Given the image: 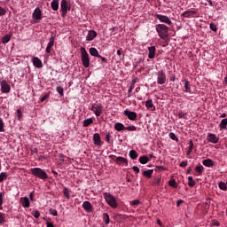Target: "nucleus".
I'll list each match as a JSON object with an SVG mask.
<instances>
[{
    "mask_svg": "<svg viewBox=\"0 0 227 227\" xmlns=\"http://www.w3.org/2000/svg\"><path fill=\"white\" fill-rule=\"evenodd\" d=\"M93 143L96 146H102V138H100V134L95 133L93 135Z\"/></svg>",
    "mask_w": 227,
    "mask_h": 227,
    "instance_id": "nucleus-15",
    "label": "nucleus"
},
{
    "mask_svg": "<svg viewBox=\"0 0 227 227\" xmlns=\"http://www.w3.org/2000/svg\"><path fill=\"white\" fill-rule=\"evenodd\" d=\"M60 13L62 17H67V13L68 12V3L67 0H62L60 4Z\"/></svg>",
    "mask_w": 227,
    "mask_h": 227,
    "instance_id": "nucleus-9",
    "label": "nucleus"
},
{
    "mask_svg": "<svg viewBox=\"0 0 227 227\" xmlns=\"http://www.w3.org/2000/svg\"><path fill=\"white\" fill-rule=\"evenodd\" d=\"M90 111H92L95 116L98 118V116H100L102 114V112L104 111V106H102V104H93L90 107Z\"/></svg>",
    "mask_w": 227,
    "mask_h": 227,
    "instance_id": "nucleus-6",
    "label": "nucleus"
},
{
    "mask_svg": "<svg viewBox=\"0 0 227 227\" xmlns=\"http://www.w3.org/2000/svg\"><path fill=\"white\" fill-rule=\"evenodd\" d=\"M114 162L118 164V166H129V160L121 156L115 157Z\"/></svg>",
    "mask_w": 227,
    "mask_h": 227,
    "instance_id": "nucleus-12",
    "label": "nucleus"
},
{
    "mask_svg": "<svg viewBox=\"0 0 227 227\" xmlns=\"http://www.w3.org/2000/svg\"><path fill=\"white\" fill-rule=\"evenodd\" d=\"M32 215L35 218V219H38V217H40V211L38 210H34L32 212Z\"/></svg>",
    "mask_w": 227,
    "mask_h": 227,
    "instance_id": "nucleus-50",
    "label": "nucleus"
},
{
    "mask_svg": "<svg viewBox=\"0 0 227 227\" xmlns=\"http://www.w3.org/2000/svg\"><path fill=\"white\" fill-rule=\"evenodd\" d=\"M140 203H141V200H133V201L130 202V206H131V207H137Z\"/></svg>",
    "mask_w": 227,
    "mask_h": 227,
    "instance_id": "nucleus-47",
    "label": "nucleus"
},
{
    "mask_svg": "<svg viewBox=\"0 0 227 227\" xmlns=\"http://www.w3.org/2000/svg\"><path fill=\"white\" fill-rule=\"evenodd\" d=\"M91 124H93V118L85 119L83 121V127H90Z\"/></svg>",
    "mask_w": 227,
    "mask_h": 227,
    "instance_id": "nucleus-34",
    "label": "nucleus"
},
{
    "mask_svg": "<svg viewBox=\"0 0 227 227\" xmlns=\"http://www.w3.org/2000/svg\"><path fill=\"white\" fill-rule=\"evenodd\" d=\"M63 162H65V155L60 153V154H59L58 163L61 166V165H63Z\"/></svg>",
    "mask_w": 227,
    "mask_h": 227,
    "instance_id": "nucleus-43",
    "label": "nucleus"
},
{
    "mask_svg": "<svg viewBox=\"0 0 227 227\" xmlns=\"http://www.w3.org/2000/svg\"><path fill=\"white\" fill-rule=\"evenodd\" d=\"M155 185H160V177H158L155 182H154Z\"/></svg>",
    "mask_w": 227,
    "mask_h": 227,
    "instance_id": "nucleus-63",
    "label": "nucleus"
},
{
    "mask_svg": "<svg viewBox=\"0 0 227 227\" xmlns=\"http://www.w3.org/2000/svg\"><path fill=\"white\" fill-rule=\"evenodd\" d=\"M32 63L35 68H43V64L42 63V60L40 59H38V57H33Z\"/></svg>",
    "mask_w": 227,
    "mask_h": 227,
    "instance_id": "nucleus-14",
    "label": "nucleus"
},
{
    "mask_svg": "<svg viewBox=\"0 0 227 227\" xmlns=\"http://www.w3.org/2000/svg\"><path fill=\"white\" fill-rule=\"evenodd\" d=\"M129 157L133 160H136V159H137V157H139V154L137 153V152H136V150H131V151H129Z\"/></svg>",
    "mask_w": 227,
    "mask_h": 227,
    "instance_id": "nucleus-33",
    "label": "nucleus"
},
{
    "mask_svg": "<svg viewBox=\"0 0 227 227\" xmlns=\"http://www.w3.org/2000/svg\"><path fill=\"white\" fill-rule=\"evenodd\" d=\"M63 194H64L65 198H67V200H70V190H68V188L64 187Z\"/></svg>",
    "mask_w": 227,
    "mask_h": 227,
    "instance_id": "nucleus-36",
    "label": "nucleus"
},
{
    "mask_svg": "<svg viewBox=\"0 0 227 227\" xmlns=\"http://www.w3.org/2000/svg\"><path fill=\"white\" fill-rule=\"evenodd\" d=\"M226 126H227V119H223L219 124V128L221 129H226Z\"/></svg>",
    "mask_w": 227,
    "mask_h": 227,
    "instance_id": "nucleus-38",
    "label": "nucleus"
},
{
    "mask_svg": "<svg viewBox=\"0 0 227 227\" xmlns=\"http://www.w3.org/2000/svg\"><path fill=\"white\" fill-rule=\"evenodd\" d=\"M178 118H184L185 117V114L183 112H179L177 114Z\"/></svg>",
    "mask_w": 227,
    "mask_h": 227,
    "instance_id": "nucleus-61",
    "label": "nucleus"
},
{
    "mask_svg": "<svg viewBox=\"0 0 227 227\" xmlns=\"http://www.w3.org/2000/svg\"><path fill=\"white\" fill-rule=\"evenodd\" d=\"M82 208L85 210V212H89V213L93 212V205H91V202L88 200L82 203Z\"/></svg>",
    "mask_w": 227,
    "mask_h": 227,
    "instance_id": "nucleus-16",
    "label": "nucleus"
},
{
    "mask_svg": "<svg viewBox=\"0 0 227 227\" xmlns=\"http://www.w3.org/2000/svg\"><path fill=\"white\" fill-rule=\"evenodd\" d=\"M103 221H104L105 224H109V221H110L109 214H107V213L103 214Z\"/></svg>",
    "mask_w": 227,
    "mask_h": 227,
    "instance_id": "nucleus-41",
    "label": "nucleus"
},
{
    "mask_svg": "<svg viewBox=\"0 0 227 227\" xmlns=\"http://www.w3.org/2000/svg\"><path fill=\"white\" fill-rule=\"evenodd\" d=\"M207 140L209 143H213L214 145H217V143H219V138L217 137V136L214 133H209L207 135Z\"/></svg>",
    "mask_w": 227,
    "mask_h": 227,
    "instance_id": "nucleus-13",
    "label": "nucleus"
},
{
    "mask_svg": "<svg viewBox=\"0 0 227 227\" xmlns=\"http://www.w3.org/2000/svg\"><path fill=\"white\" fill-rule=\"evenodd\" d=\"M12 40V34H7L2 37V43H8Z\"/></svg>",
    "mask_w": 227,
    "mask_h": 227,
    "instance_id": "nucleus-32",
    "label": "nucleus"
},
{
    "mask_svg": "<svg viewBox=\"0 0 227 227\" xmlns=\"http://www.w3.org/2000/svg\"><path fill=\"white\" fill-rule=\"evenodd\" d=\"M196 185V181L192 178V176H188V186L194 187Z\"/></svg>",
    "mask_w": 227,
    "mask_h": 227,
    "instance_id": "nucleus-35",
    "label": "nucleus"
},
{
    "mask_svg": "<svg viewBox=\"0 0 227 227\" xmlns=\"http://www.w3.org/2000/svg\"><path fill=\"white\" fill-rule=\"evenodd\" d=\"M17 116H18L19 121H22V116H23L22 110H20V109L17 110Z\"/></svg>",
    "mask_w": 227,
    "mask_h": 227,
    "instance_id": "nucleus-45",
    "label": "nucleus"
},
{
    "mask_svg": "<svg viewBox=\"0 0 227 227\" xmlns=\"http://www.w3.org/2000/svg\"><path fill=\"white\" fill-rule=\"evenodd\" d=\"M47 227H54V223L48 222L47 223Z\"/></svg>",
    "mask_w": 227,
    "mask_h": 227,
    "instance_id": "nucleus-64",
    "label": "nucleus"
},
{
    "mask_svg": "<svg viewBox=\"0 0 227 227\" xmlns=\"http://www.w3.org/2000/svg\"><path fill=\"white\" fill-rule=\"evenodd\" d=\"M210 29L211 31H214L215 33L217 32V25H215V23H210Z\"/></svg>",
    "mask_w": 227,
    "mask_h": 227,
    "instance_id": "nucleus-51",
    "label": "nucleus"
},
{
    "mask_svg": "<svg viewBox=\"0 0 227 227\" xmlns=\"http://www.w3.org/2000/svg\"><path fill=\"white\" fill-rule=\"evenodd\" d=\"M6 178H8V173H6V172L0 173V184L4 182V180H6Z\"/></svg>",
    "mask_w": 227,
    "mask_h": 227,
    "instance_id": "nucleus-37",
    "label": "nucleus"
},
{
    "mask_svg": "<svg viewBox=\"0 0 227 227\" xmlns=\"http://www.w3.org/2000/svg\"><path fill=\"white\" fill-rule=\"evenodd\" d=\"M218 187H219V189H221V191H227L226 183H224V182H220L218 184Z\"/></svg>",
    "mask_w": 227,
    "mask_h": 227,
    "instance_id": "nucleus-42",
    "label": "nucleus"
},
{
    "mask_svg": "<svg viewBox=\"0 0 227 227\" xmlns=\"http://www.w3.org/2000/svg\"><path fill=\"white\" fill-rule=\"evenodd\" d=\"M184 91L185 93H191L192 90H191V84L189 82V80L185 79L184 80Z\"/></svg>",
    "mask_w": 227,
    "mask_h": 227,
    "instance_id": "nucleus-30",
    "label": "nucleus"
},
{
    "mask_svg": "<svg viewBox=\"0 0 227 227\" xmlns=\"http://www.w3.org/2000/svg\"><path fill=\"white\" fill-rule=\"evenodd\" d=\"M211 226H221V223H219L217 220L214 219L211 220Z\"/></svg>",
    "mask_w": 227,
    "mask_h": 227,
    "instance_id": "nucleus-49",
    "label": "nucleus"
},
{
    "mask_svg": "<svg viewBox=\"0 0 227 227\" xmlns=\"http://www.w3.org/2000/svg\"><path fill=\"white\" fill-rule=\"evenodd\" d=\"M51 6L54 12H58V10L59 9V0H52Z\"/></svg>",
    "mask_w": 227,
    "mask_h": 227,
    "instance_id": "nucleus-27",
    "label": "nucleus"
},
{
    "mask_svg": "<svg viewBox=\"0 0 227 227\" xmlns=\"http://www.w3.org/2000/svg\"><path fill=\"white\" fill-rule=\"evenodd\" d=\"M0 132H4V121L0 118Z\"/></svg>",
    "mask_w": 227,
    "mask_h": 227,
    "instance_id": "nucleus-52",
    "label": "nucleus"
},
{
    "mask_svg": "<svg viewBox=\"0 0 227 227\" xmlns=\"http://www.w3.org/2000/svg\"><path fill=\"white\" fill-rule=\"evenodd\" d=\"M0 84L2 93H10V91H12V87L9 85L6 80H3L2 82H0Z\"/></svg>",
    "mask_w": 227,
    "mask_h": 227,
    "instance_id": "nucleus-10",
    "label": "nucleus"
},
{
    "mask_svg": "<svg viewBox=\"0 0 227 227\" xmlns=\"http://www.w3.org/2000/svg\"><path fill=\"white\" fill-rule=\"evenodd\" d=\"M48 98H49V94H45V95H43V96L40 98V101H41V102H45V100H47Z\"/></svg>",
    "mask_w": 227,
    "mask_h": 227,
    "instance_id": "nucleus-59",
    "label": "nucleus"
},
{
    "mask_svg": "<svg viewBox=\"0 0 227 227\" xmlns=\"http://www.w3.org/2000/svg\"><path fill=\"white\" fill-rule=\"evenodd\" d=\"M49 212H50L51 215H53V216L58 215V210H56V209H54V208H51V209L49 210Z\"/></svg>",
    "mask_w": 227,
    "mask_h": 227,
    "instance_id": "nucleus-53",
    "label": "nucleus"
},
{
    "mask_svg": "<svg viewBox=\"0 0 227 227\" xmlns=\"http://www.w3.org/2000/svg\"><path fill=\"white\" fill-rule=\"evenodd\" d=\"M52 47H54V36H51L50 38V42L47 44V47H46L47 54H51V51Z\"/></svg>",
    "mask_w": 227,
    "mask_h": 227,
    "instance_id": "nucleus-22",
    "label": "nucleus"
},
{
    "mask_svg": "<svg viewBox=\"0 0 227 227\" xmlns=\"http://www.w3.org/2000/svg\"><path fill=\"white\" fill-rule=\"evenodd\" d=\"M89 52L90 56H93L94 58H100V54H98V50H97V48H90Z\"/></svg>",
    "mask_w": 227,
    "mask_h": 227,
    "instance_id": "nucleus-26",
    "label": "nucleus"
},
{
    "mask_svg": "<svg viewBox=\"0 0 227 227\" xmlns=\"http://www.w3.org/2000/svg\"><path fill=\"white\" fill-rule=\"evenodd\" d=\"M156 32L161 40H166L169 36V27L165 24L156 25Z\"/></svg>",
    "mask_w": 227,
    "mask_h": 227,
    "instance_id": "nucleus-1",
    "label": "nucleus"
},
{
    "mask_svg": "<svg viewBox=\"0 0 227 227\" xmlns=\"http://www.w3.org/2000/svg\"><path fill=\"white\" fill-rule=\"evenodd\" d=\"M169 187H173L174 189H176L178 187V184H176V181L175 179H171L168 181Z\"/></svg>",
    "mask_w": 227,
    "mask_h": 227,
    "instance_id": "nucleus-39",
    "label": "nucleus"
},
{
    "mask_svg": "<svg viewBox=\"0 0 227 227\" xmlns=\"http://www.w3.org/2000/svg\"><path fill=\"white\" fill-rule=\"evenodd\" d=\"M114 129L115 130H117V132H121V130H129V132H136V130H137V128L136 126L125 127L121 122H116L114 124Z\"/></svg>",
    "mask_w": 227,
    "mask_h": 227,
    "instance_id": "nucleus-5",
    "label": "nucleus"
},
{
    "mask_svg": "<svg viewBox=\"0 0 227 227\" xmlns=\"http://www.w3.org/2000/svg\"><path fill=\"white\" fill-rule=\"evenodd\" d=\"M80 51H81L82 63L84 68H90V54H88V51L84 47H81Z\"/></svg>",
    "mask_w": 227,
    "mask_h": 227,
    "instance_id": "nucleus-4",
    "label": "nucleus"
},
{
    "mask_svg": "<svg viewBox=\"0 0 227 227\" xmlns=\"http://www.w3.org/2000/svg\"><path fill=\"white\" fill-rule=\"evenodd\" d=\"M32 17L34 19V20H40L42 19V10H40V8H35Z\"/></svg>",
    "mask_w": 227,
    "mask_h": 227,
    "instance_id": "nucleus-18",
    "label": "nucleus"
},
{
    "mask_svg": "<svg viewBox=\"0 0 227 227\" xmlns=\"http://www.w3.org/2000/svg\"><path fill=\"white\" fill-rule=\"evenodd\" d=\"M105 139H106V143H108V145H110V143H111V133H107L105 137Z\"/></svg>",
    "mask_w": 227,
    "mask_h": 227,
    "instance_id": "nucleus-54",
    "label": "nucleus"
},
{
    "mask_svg": "<svg viewBox=\"0 0 227 227\" xmlns=\"http://www.w3.org/2000/svg\"><path fill=\"white\" fill-rule=\"evenodd\" d=\"M30 171L34 176L39 178L40 180H47V178H49L47 173L40 168H31Z\"/></svg>",
    "mask_w": 227,
    "mask_h": 227,
    "instance_id": "nucleus-3",
    "label": "nucleus"
},
{
    "mask_svg": "<svg viewBox=\"0 0 227 227\" xmlns=\"http://www.w3.org/2000/svg\"><path fill=\"white\" fill-rule=\"evenodd\" d=\"M124 116H127L131 121H136L137 120V114L136 112H130L129 110H125L123 112Z\"/></svg>",
    "mask_w": 227,
    "mask_h": 227,
    "instance_id": "nucleus-11",
    "label": "nucleus"
},
{
    "mask_svg": "<svg viewBox=\"0 0 227 227\" xmlns=\"http://www.w3.org/2000/svg\"><path fill=\"white\" fill-rule=\"evenodd\" d=\"M132 169L136 173V175L139 174V167L134 166L132 167Z\"/></svg>",
    "mask_w": 227,
    "mask_h": 227,
    "instance_id": "nucleus-60",
    "label": "nucleus"
},
{
    "mask_svg": "<svg viewBox=\"0 0 227 227\" xmlns=\"http://www.w3.org/2000/svg\"><path fill=\"white\" fill-rule=\"evenodd\" d=\"M95 38H97V31L89 30L88 35L86 36V41L91 42V40H95Z\"/></svg>",
    "mask_w": 227,
    "mask_h": 227,
    "instance_id": "nucleus-19",
    "label": "nucleus"
},
{
    "mask_svg": "<svg viewBox=\"0 0 227 227\" xmlns=\"http://www.w3.org/2000/svg\"><path fill=\"white\" fill-rule=\"evenodd\" d=\"M6 223V214L0 212V224Z\"/></svg>",
    "mask_w": 227,
    "mask_h": 227,
    "instance_id": "nucleus-40",
    "label": "nucleus"
},
{
    "mask_svg": "<svg viewBox=\"0 0 227 227\" xmlns=\"http://www.w3.org/2000/svg\"><path fill=\"white\" fill-rule=\"evenodd\" d=\"M198 13V11L196 10H188L183 12L182 16L185 19H191V17H194Z\"/></svg>",
    "mask_w": 227,
    "mask_h": 227,
    "instance_id": "nucleus-17",
    "label": "nucleus"
},
{
    "mask_svg": "<svg viewBox=\"0 0 227 227\" xmlns=\"http://www.w3.org/2000/svg\"><path fill=\"white\" fill-rule=\"evenodd\" d=\"M156 169L158 171H168V168H165L164 166H156Z\"/></svg>",
    "mask_w": 227,
    "mask_h": 227,
    "instance_id": "nucleus-55",
    "label": "nucleus"
},
{
    "mask_svg": "<svg viewBox=\"0 0 227 227\" xmlns=\"http://www.w3.org/2000/svg\"><path fill=\"white\" fill-rule=\"evenodd\" d=\"M3 198H4V192H0V210H3Z\"/></svg>",
    "mask_w": 227,
    "mask_h": 227,
    "instance_id": "nucleus-46",
    "label": "nucleus"
},
{
    "mask_svg": "<svg viewBox=\"0 0 227 227\" xmlns=\"http://www.w3.org/2000/svg\"><path fill=\"white\" fill-rule=\"evenodd\" d=\"M103 196L109 207H111L112 208H118V201H116V198L113 194L109 192H104Z\"/></svg>",
    "mask_w": 227,
    "mask_h": 227,
    "instance_id": "nucleus-2",
    "label": "nucleus"
},
{
    "mask_svg": "<svg viewBox=\"0 0 227 227\" xmlns=\"http://www.w3.org/2000/svg\"><path fill=\"white\" fill-rule=\"evenodd\" d=\"M140 164H148V162H150V158H148V156L145 155V156H140L138 159Z\"/></svg>",
    "mask_w": 227,
    "mask_h": 227,
    "instance_id": "nucleus-29",
    "label": "nucleus"
},
{
    "mask_svg": "<svg viewBox=\"0 0 227 227\" xmlns=\"http://www.w3.org/2000/svg\"><path fill=\"white\" fill-rule=\"evenodd\" d=\"M166 72L164 70H160L157 73V84L162 85L166 84Z\"/></svg>",
    "mask_w": 227,
    "mask_h": 227,
    "instance_id": "nucleus-7",
    "label": "nucleus"
},
{
    "mask_svg": "<svg viewBox=\"0 0 227 227\" xmlns=\"http://www.w3.org/2000/svg\"><path fill=\"white\" fill-rule=\"evenodd\" d=\"M146 109H150L151 111H155V106H153V100L148 99L145 101Z\"/></svg>",
    "mask_w": 227,
    "mask_h": 227,
    "instance_id": "nucleus-25",
    "label": "nucleus"
},
{
    "mask_svg": "<svg viewBox=\"0 0 227 227\" xmlns=\"http://www.w3.org/2000/svg\"><path fill=\"white\" fill-rule=\"evenodd\" d=\"M168 136L170 139H172V141H176V143H178V138L176 137V135H175V133H169Z\"/></svg>",
    "mask_w": 227,
    "mask_h": 227,
    "instance_id": "nucleus-48",
    "label": "nucleus"
},
{
    "mask_svg": "<svg viewBox=\"0 0 227 227\" xmlns=\"http://www.w3.org/2000/svg\"><path fill=\"white\" fill-rule=\"evenodd\" d=\"M152 175H153V169L143 171V176L145 178H152Z\"/></svg>",
    "mask_w": 227,
    "mask_h": 227,
    "instance_id": "nucleus-31",
    "label": "nucleus"
},
{
    "mask_svg": "<svg viewBox=\"0 0 227 227\" xmlns=\"http://www.w3.org/2000/svg\"><path fill=\"white\" fill-rule=\"evenodd\" d=\"M188 166V162L185 161V160H183L180 164H179V167L180 168H187Z\"/></svg>",
    "mask_w": 227,
    "mask_h": 227,
    "instance_id": "nucleus-56",
    "label": "nucleus"
},
{
    "mask_svg": "<svg viewBox=\"0 0 227 227\" xmlns=\"http://www.w3.org/2000/svg\"><path fill=\"white\" fill-rule=\"evenodd\" d=\"M205 169V168L202 165H199L195 167V176H201L203 175V170Z\"/></svg>",
    "mask_w": 227,
    "mask_h": 227,
    "instance_id": "nucleus-23",
    "label": "nucleus"
},
{
    "mask_svg": "<svg viewBox=\"0 0 227 227\" xmlns=\"http://www.w3.org/2000/svg\"><path fill=\"white\" fill-rule=\"evenodd\" d=\"M202 164L206 166V168H212V166H214V160L207 159L202 161Z\"/></svg>",
    "mask_w": 227,
    "mask_h": 227,
    "instance_id": "nucleus-28",
    "label": "nucleus"
},
{
    "mask_svg": "<svg viewBox=\"0 0 227 227\" xmlns=\"http://www.w3.org/2000/svg\"><path fill=\"white\" fill-rule=\"evenodd\" d=\"M57 91L60 95V97H63V95H65V93H64L65 89H63V87H61V86L57 87Z\"/></svg>",
    "mask_w": 227,
    "mask_h": 227,
    "instance_id": "nucleus-44",
    "label": "nucleus"
},
{
    "mask_svg": "<svg viewBox=\"0 0 227 227\" xmlns=\"http://www.w3.org/2000/svg\"><path fill=\"white\" fill-rule=\"evenodd\" d=\"M154 17L158 19L160 22H163V24H168V26H171V24H173L171 19L166 15L155 14Z\"/></svg>",
    "mask_w": 227,
    "mask_h": 227,
    "instance_id": "nucleus-8",
    "label": "nucleus"
},
{
    "mask_svg": "<svg viewBox=\"0 0 227 227\" xmlns=\"http://www.w3.org/2000/svg\"><path fill=\"white\" fill-rule=\"evenodd\" d=\"M148 51H149V53H148L149 59H153L157 52V48H155V46H151V47H148Z\"/></svg>",
    "mask_w": 227,
    "mask_h": 227,
    "instance_id": "nucleus-21",
    "label": "nucleus"
},
{
    "mask_svg": "<svg viewBox=\"0 0 227 227\" xmlns=\"http://www.w3.org/2000/svg\"><path fill=\"white\" fill-rule=\"evenodd\" d=\"M3 15H6V10L3 7H0V17H3Z\"/></svg>",
    "mask_w": 227,
    "mask_h": 227,
    "instance_id": "nucleus-57",
    "label": "nucleus"
},
{
    "mask_svg": "<svg viewBox=\"0 0 227 227\" xmlns=\"http://www.w3.org/2000/svg\"><path fill=\"white\" fill-rule=\"evenodd\" d=\"M135 86H136V79H133L131 81V84H130L129 89L128 90V98H130L132 97V90H134Z\"/></svg>",
    "mask_w": 227,
    "mask_h": 227,
    "instance_id": "nucleus-24",
    "label": "nucleus"
},
{
    "mask_svg": "<svg viewBox=\"0 0 227 227\" xmlns=\"http://www.w3.org/2000/svg\"><path fill=\"white\" fill-rule=\"evenodd\" d=\"M189 147L188 150H192L194 148V143L192 142V139L189 141Z\"/></svg>",
    "mask_w": 227,
    "mask_h": 227,
    "instance_id": "nucleus-58",
    "label": "nucleus"
},
{
    "mask_svg": "<svg viewBox=\"0 0 227 227\" xmlns=\"http://www.w3.org/2000/svg\"><path fill=\"white\" fill-rule=\"evenodd\" d=\"M98 58H99L101 59V61H103V63H107V59H106V57H102L100 55V57H98Z\"/></svg>",
    "mask_w": 227,
    "mask_h": 227,
    "instance_id": "nucleus-62",
    "label": "nucleus"
},
{
    "mask_svg": "<svg viewBox=\"0 0 227 227\" xmlns=\"http://www.w3.org/2000/svg\"><path fill=\"white\" fill-rule=\"evenodd\" d=\"M20 201L23 208H29V207L31 206V203L29 202V199L27 197L20 198Z\"/></svg>",
    "mask_w": 227,
    "mask_h": 227,
    "instance_id": "nucleus-20",
    "label": "nucleus"
}]
</instances>
